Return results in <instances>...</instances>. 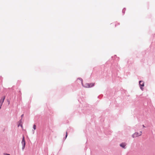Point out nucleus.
Instances as JSON below:
<instances>
[{"label": "nucleus", "mask_w": 155, "mask_h": 155, "mask_svg": "<svg viewBox=\"0 0 155 155\" xmlns=\"http://www.w3.org/2000/svg\"><path fill=\"white\" fill-rule=\"evenodd\" d=\"M5 99V97H4V98H2L0 100V104H1V106H2L3 102H4Z\"/></svg>", "instance_id": "6"}, {"label": "nucleus", "mask_w": 155, "mask_h": 155, "mask_svg": "<svg viewBox=\"0 0 155 155\" xmlns=\"http://www.w3.org/2000/svg\"><path fill=\"white\" fill-rule=\"evenodd\" d=\"M143 127H145L144 126V125H143Z\"/></svg>", "instance_id": "10"}, {"label": "nucleus", "mask_w": 155, "mask_h": 155, "mask_svg": "<svg viewBox=\"0 0 155 155\" xmlns=\"http://www.w3.org/2000/svg\"><path fill=\"white\" fill-rule=\"evenodd\" d=\"M23 114H22V115H21V117H23Z\"/></svg>", "instance_id": "11"}, {"label": "nucleus", "mask_w": 155, "mask_h": 155, "mask_svg": "<svg viewBox=\"0 0 155 155\" xmlns=\"http://www.w3.org/2000/svg\"><path fill=\"white\" fill-rule=\"evenodd\" d=\"M139 84L140 86V89L143 90V88L142 87L144 86V83L143 81H139Z\"/></svg>", "instance_id": "4"}, {"label": "nucleus", "mask_w": 155, "mask_h": 155, "mask_svg": "<svg viewBox=\"0 0 155 155\" xmlns=\"http://www.w3.org/2000/svg\"><path fill=\"white\" fill-rule=\"evenodd\" d=\"M67 136H68V132H66V136H65L66 138V137H67Z\"/></svg>", "instance_id": "8"}, {"label": "nucleus", "mask_w": 155, "mask_h": 155, "mask_svg": "<svg viewBox=\"0 0 155 155\" xmlns=\"http://www.w3.org/2000/svg\"><path fill=\"white\" fill-rule=\"evenodd\" d=\"M126 145V144L125 143H123L120 144V146L121 147H123V148H125Z\"/></svg>", "instance_id": "5"}, {"label": "nucleus", "mask_w": 155, "mask_h": 155, "mask_svg": "<svg viewBox=\"0 0 155 155\" xmlns=\"http://www.w3.org/2000/svg\"><path fill=\"white\" fill-rule=\"evenodd\" d=\"M21 143L22 145V149L23 150L25 147V140L24 137V136H23V137L22 139V141H21Z\"/></svg>", "instance_id": "3"}, {"label": "nucleus", "mask_w": 155, "mask_h": 155, "mask_svg": "<svg viewBox=\"0 0 155 155\" xmlns=\"http://www.w3.org/2000/svg\"><path fill=\"white\" fill-rule=\"evenodd\" d=\"M4 155H10V154H8V153H4Z\"/></svg>", "instance_id": "9"}, {"label": "nucleus", "mask_w": 155, "mask_h": 155, "mask_svg": "<svg viewBox=\"0 0 155 155\" xmlns=\"http://www.w3.org/2000/svg\"><path fill=\"white\" fill-rule=\"evenodd\" d=\"M82 85L85 87L88 88L91 87L94 85V83H91L90 84L89 83H85L84 84H83L82 82H81Z\"/></svg>", "instance_id": "1"}, {"label": "nucleus", "mask_w": 155, "mask_h": 155, "mask_svg": "<svg viewBox=\"0 0 155 155\" xmlns=\"http://www.w3.org/2000/svg\"><path fill=\"white\" fill-rule=\"evenodd\" d=\"M33 128L34 129V130H35L36 129V126L34 124L33 125Z\"/></svg>", "instance_id": "7"}, {"label": "nucleus", "mask_w": 155, "mask_h": 155, "mask_svg": "<svg viewBox=\"0 0 155 155\" xmlns=\"http://www.w3.org/2000/svg\"><path fill=\"white\" fill-rule=\"evenodd\" d=\"M142 134V132L141 131L139 133L136 132L134 133L132 137H137L139 136H140Z\"/></svg>", "instance_id": "2"}]
</instances>
